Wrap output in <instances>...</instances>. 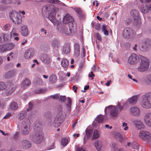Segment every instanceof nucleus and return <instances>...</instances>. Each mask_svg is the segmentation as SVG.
I'll return each instance as SVG.
<instances>
[{"label": "nucleus", "instance_id": "1", "mask_svg": "<svg viewBox=\"0 0 151 151\" xmlns=\"http://www.w3.org/2000/svg\"><path fill=\"white\" fill-rule=\"evenodd\" d=\"M43 9L46 12H48L49 19L54 25H56L58 23V21L55 19V16L59 8L55 7L54 5L47 4L44 6Z\"/></svg>", "mask_w": 151, "mask_h": 151}, {"label": "nucleus", "instance_id": "2", "mask_svg": "<svg viewBox=\"0 0 151 151\" xmlns=\"http://www.w3.org/2000/svg\"><path fill=\"white\" fill-rule=\"evenodd\" d=\"M139 99L140 104L143 108L149 109L151 107V92L143 95Z\"/></svg>", "mask_w": 151, "mask_h": 151}, {"label": "nucleus", "instance_id": "3", "mask_svg": "<svg viewBox=\"0 0 151 151\" xmlns=\"http://www.w3.org/2000/svg\"><path fill=\"white\" fill-rule=\"evenodd\" d=\"M58 28V30L60 32L67 35H70L72 32L76 30V24L72 22L70 23L68 25L63 24L61 27Z\"/></svg>", "mask_w": 151, "mask_h": 151}, {"label": "nucleus", "instance_id": "4", "mask_svg": "<svg viewBox=\"0 0 151 151\" xmlns=\"http://www.w3.org/2000/svg\"><path fill=\"white\" fill-rule=\"evenodd\" d=\"M30 124L29 119H25L22 123L21 126V133L23 135L27 134L30 131Z\"/></svg>", "mask_w": 151, "mask_h": 151}, {"label": "nucleus", "instance_id": "5", "mask_svg": "<svg viewBox=\"0 0 151 151\" xmlns=\"http://www.w3.org/2000/svg\"><path fill=\"white\" fill-rule=\"evenodd\" d=\"M141 60L140 65L137 68V70L140 72H144L147 70L149 67V61L148 59L145 57L140 56Z\"/></svg>", "mask_w": 151, "mask_h": 151}, {"label": "nucleus", "instance_id": "6", "mask_svg": "<svg viewBox=\"0 0 151 151\" xmlns=\"http://www.w3.org/2000/svg\"><path fill=\"white\" fill-rule=\"evenodd\" d=\"M9 16L14 23L18 24L21 23L22 17L19 13L12 11L9 12Z\"/></svg>", "mask_w": 151, "mask_h": 151}, {"label": "nucleus", "instance_id": "7", "mask_svg": "<svg viewBox=\"0 0 151 151\" xmlns=\"http://www.w3.org/2000/svg\"><path fill=\"white\" fill-rule=\"evenodd\" d=\"M37 132L34 135L33 138V142L36 143L41 142L43 139V134L41 128L37 127Z\"/></svg>", "mask_w": 151, "mask_h": 151}, {"label": "nucleus", "instance_id": "8", "mask_svg": "<svg viewBox=\"0 0 151 151\" xmlns=\"http://www.w3.org/2000/svg\"><path fill=\"white\" fill-rule=\"evenodd\" d=\"M63 115L62 111H59L57 114L53 123V125L56 127L60 126L63 121Z\"/></svg>", "mask_w": 151, "mask_h": 151}, {"label": "nucleus", "instance_id": "9", "mask_svg": "<svg viewBox=\"0 0 151 151\" xmlns=\"http://www.w3.org/2000/svg\"><path fill=\"white\" fill-rule=\"evenodd\" d=\"M14 45L12 43H9L0 45V52H4L12 49Z\"/></svg>", "mask_w": 151, "mask_h": 151}, {"label": "nucleus", "instance_id": "10", "mask_svg": "<svg viewBox=\"0 0 151 151\" xmlns=\"http://www.w3.org/2000/svg\"><path fill=\"white\" fill-rule=\"evenodd\" d=\"M139 137L142 139L149 142L151 139V134L149 132L141 131L139 133Z\"/></svg>", "mask_w": 151, "mask_h": 151}, {"label": "nucleus", "instance_id": "11", "mask_svg": "<svg viewBox=\"0 0 151 151\" xmlns=\"http://www.w3.org/2000/svg\"><path fill=\"white\" fill-rule=\"evenodd\" d=\"M20 148L26 149L31 147V144L29 141L26 139H22L19 141L17 144Z\"/></svg>", "mask_w": 151, "mask_h": 151}, {"label": "nucleus", "instance_id": "12", "mask_svg": "<svg viewBox=\"0 0 151 151\" xmlns=\"http://www.w3.org/2000/svg\"><path fill=\"white\" fill-rule=\"evenodd\" d=\"M140 58L135 53L132 54L129 57L128 60V63L131 64H135L137 63Z\"/></svg>", "mask_w": 151, "mask_h": 151}, {"label": "nucleus", "instance_id": "13", "mask_svg": "<svg viewBox=\"0 0 151 151\" xmlns=\"http://www.w3.org/2000/svg\"><path fill=\"white\" fill-rule=\"evenodd\" d=\"M111 106H109L106 107L105 109V111L106 112V110L107 109H111V110L110 111V114L112 117H116L118 114L119 112L118 110L117 109V107H114V108H111Z\"/></svg>", "mask_w": 151, "mask_h": 151}, {"label": "nucleus", "instance_id": "14", "mask_svg": "<svg viewBox=\"0 0 151 151\" xmlns=\"http://www.w3.org/2000/svg\"><path fill=\"white\" fill-rule=\"evenodd\" d=\"M8 88L6 91L5 94L6 95H11L15 89V85L12 83H9L8 85Z\"/></svg>", "mask_w": 151, "mask_h": 151}, {"label": "nucleus", "instance_id": "15", "mask_svg": "<svg viewBox=\"0 0 151 151\" xmlns=\"http://www.w3.org/2000/svg\"><path fill=\"white\" fill-rule=\"evenodd\" d=\"M129 113L132 115L137 116L140 114V110L137 107H132L129 109Z\"/></svg>", "mask_w": 151, "mask_h": 151}, {"label": "nucleus", "instance_id": "16", "mask_svg": "<svg viewBox=\"0 0 151 151\" xmlns=\"http://www.w3.org/2000/svg\"><path fill=\"white\" fill-rule=\"evenodd\" d=\"M34 54V50L32 48H30L26 51L24 54V57L26 59L32 58Z\"/></svg>", "mask_w": 151, "mask_h": 151}, {"label": "nucleus", "instance_id": "17", "mask_svg": "<svg viewBox=\"0 0 151 151\" xmlns=\"http://www.w3.org/2000/svg\"><path fill=\"white\" fill-rule=\"evenodd\" d=\"M40 59L43 63L45 64H49L50 61V57L45 54L42 55L40 57Z\"/></svg>", "mask_w": 151, "mask_h": 151}, {"label": "nucleus", "instance_id": "18", "mask_svg": "<svg viewBox=\"0 0 151 151\" xmlns=\"http://www.w3.org/2000/svg\"><path fill=\"white\" fill-rule=\"evenodd\" d=\"M132 35V30L129 28H125L123 33V35L125 38H128Z\"/></svg>", "mask_w": 151, "mask_h": 151}, {"label": "nucleus", "instance_id": "19", "mask_svg": "<svg viewBox=\"0 0 151 151\" xmlns=\"http://www.w3.org/2000/svg\"><path fill=\"white\" fill-rule=\"evenodd\" d=\"M136 127L138 129H141L144 128L143 123L141 121L136 120L133 122Z\"/></svg>", "mask_w": 151, "mask_h": 151}, {"label": "nucleus", "instance_id": "20", "mask_svg": "<svg viewBox=\"0 0 151 151\" xmlns=\"http://www.w3.org/2000/svg\"><path fill=\"white\" fill-rule=\"evenodd\" d=\"M17 74L16 70H12L6 73L4 75V77L7 78H10L13 77L15 76Z\"/></svg>", "mask_w": 151, "mask_h": 151}, {"label": "nucleus", "instance_id": "21", "mask_svg": "<svg viewBox=\"0 0 151 151\" xmlns=\"http://www.w3.org/2000/svg\"><path fill=\"white\" fill-rule=\"evenodd\" d=\"M20 33L23 36H27L28 33V29L27 27L23 25L20 28Z\"/></svg>", "mask_w": 151, "mask_h": 151}, {"label": "nucleus", "instance_id": "22", "mask_svg": "<svg viewBox=\"0 0 151 151\" xmlns=\"http://www.w3.org/2000/svg\"><path fill=\"white\" fill-rule=\"evenodd\" d=\"M151 10V4L148 5H142L141 7V12L143 14L147 12L149 10Z\"/></svg>", "mask_w": 151, "mask_h": 151}, {"label": "nucleus", "instance_id": "23", "mask_svg": "<svg viewBox=\"0 0 151 151\" xmlns=\"http://www.w3.org/2000/svg\"><path fill=\"white\" fill-rule=\"evenodd\" d=\"M73 21L72 17L69 14H67L64 17L63 22L64 24L72 22Z\"/></svg>", "mask_w": 151, "mask_h": 151}, {"label": "nucleus", "instance_id": "24", "mask_svg": "<svg viewBox=\"0 0 151 151\" xmlns=\"http://www.w3.org/2000/svg\"><path fill=\"white\" fill-rule=\"evenodd\" d=\"M95 147L98 151H101L103 147V143L100 141L96 140L94 143Z\"/></svg>", "mask_w": 151, "mask_h": 151}, {"label": "nucleus", "instance_id": "25", "mask_svg": "<svg viewBox=\"0 0 151 151\" xmlns=\"http://www.w3.org/2000/svg\"><path fill=\"white\" fill-rule=\"evenodd\" d=\"M74 53L76 57H78L80 55V45L78 43H76L74 45Z\"/></svg>", "mask_w": 151, "mask_h": 151}, {"label": "nucleus", "instance_id": "26", "mask_svg": "<svg viewBox=\"0 0 151 151\" xmlns=\"http://www.w3.org/2000/svg\"><path fill=\"white\" fill-rule=\"evenodd\" d=\"M130 14L134 20H137L139 19V14L137 10L132 9L131 11Z\"/></svg>", "mask_w": 151, "mask_h": 151}, {"label": "nucleus", "instance_id": "27", "mask_svg": "<svg viewBox=\"0 0 151 151\" xmlns=\"http://www.w3.org/2000/svg\"><path fill=\"white\" fill-rule=\"evenodd\" d=\"M70 50V46L68 43H66L63 46V51L66 54L69 53Z\"/></svg>", "mask_w": 151, "mask_h": 151}, {"label": "nucleus", "instance_id": "28", "mask_svg": "<svg viewBox=\"0 0 151 151\" xmlns=\"http://www.w3.org/2000/svg\"><path fill=\"white\" fill-rule=\"evenodd\" d=\"M27 115V111L24 110L20 112L18 114L19 120H21L23 119Z\"/></svg>", "mask_w": 151, "mask_h": 151}, {"label": "nucleus", "instance_id": "29", "mask_svg": "<svg viewBox=\"0 0 151 151\" xmlns=\"http://www.w3.org/2000/svg\"><path fill=\"white\" fill-rule=\"evenodd\" d=\"M30 81L29 79L26 78L21 84L22 89L23 90L26 89L27 87L30 85Z\"/></svg>", "mask_w": 151, "mask_h": 151}, {"label": "nucleus", "instance_id": "30", "mask_svg": "<svg viewBox=\"0 0 151 151\" xmlns=\"http://www.w3.org/2000/svg\"><path fill=\"white\" fill-rule=\"evenodd\" d=\"M138 98V96L137 95H135L132 96L131 98L128 100L129 103L131 104H134L136 103Z\"/></svg>", "mask_w": 151, "mask_h": 151}, {"label": "nucleus", "instance_id": "31", "mask_svg": "<svg viewBox=\"0 0 151 151\" xmlns=\"http://www.w3.org/2000/svg\"><path fill=\"white\" fill-rule=\"evenodd\" d=\"M61 64L64 68H67L68 67L69 62L68 60L65 58L63 59L61 61Z\"/></svg>", "mask_w": 151, "mask_h": 151}, {"label": "nucleus", "instance_id": "32", "mask_svg": "<svg viewBox=\"0 0 151 151\" xmlns=\"http://www.w3.org/2000/svg\"><path fill=\"white\" fill-rule=\"evenodd\" d=\"M75 11L78 14L81 18L82 19L84 17V13L82 12L81 10L80 9L77 8L76 9Z\"/></svg>", "mask_w": 151, "mask_h": 151}, {"label": "nucleus", "instance_id": "33", "mask_svg": "<svg viewBox=\"0 0 151 151\" xmlns=\"http://www.w3.org/2000/svg\"><path fill=\"white\" fill-rule=\"evenodd\" d=\"M101 29L102 31L105 35H109V32L107 30V26L105 24H104L102 25Z\"/></svg>", "mask_w": 151, "mask_h": 151}, {"label": "nucleus", "instance_id": "34", "mask_svg": "<svg viewBox=\"0 0 151 151\" xmlns=\"http://www.w3.org/2000/svg\"><path fill=\"white\" fill-rule=\"evenodd\" d=\"M151 120V113H147L145 115V123L150 120Z\"/></svg>", "mask_w": 151, "mask_h": 151}, {"label": "nucleus", "instance_id": "35", "mask_svg": "<svg viewBox=\"0 0 151 151\" xmlns=\"http://www.w3.org/2000/svg\"><path fill=\"white\" fill-rule=\"evenodd\" d=\"M87 138H89L91 136L93 131L91 129H87L85 131Z\"/></svg>", "mask_w": 151, "mask_h": 151}, {"label": "nucleus", "instance_id": "36", "mask_svg": "<svg viewBox=\"0 0 151 151\" xmlns=\"http://www.w3.org/2000/svg\"><path fill=\"white\" fill-rule=\"evenodd\" d=\"M34 83L36 85H42V82L41 79L37 78L34 79Z\"/></svg>", "mask_w": 151, "mask_h": 151}, {"label": "nucleus", "instance_id": "37", "mask_svg": "<svg viewBox=\"0 0 151 151\" xmlns=\"http://www.w3.org/2000/svg\"><path fill=\"white\" fill-rule=\"evenodd\" d=\"M57 80L56 76L54 74L51 75L49 78V81L52 83H53L56 82Z\"/></svg>", "mask_w": 151, "mask_h": 151}, {"label": "nucleus", "instance_id": "38", "mask_svg": "<svg viewBox=\"0 0 151 151\" xmlns=\"http://www.w3.org/2000/svg\"><path fill=\"white\" fill-rule=\"evenodd\" d=\"M11 37H14V36H18L19 34L17 33L16 28H13L12 30L10 33Z\"/></svg>", "mask_w": 151, "mask_h": 151}, {"label": "nucleus", "instance_id": "39", "mask_svg": "<svg viewBox=\"0 0 151 151\" xmlns=\"http://www.w3.org/2000/svg\"><path fill=\"white\" fill-rule=\"evenodd\" d=\"M7 87L6 84L2 81H0V90L2 91L5 89Z\"/></svg>", "mask_w": 151, "mask_h": 151}, {"label": "nucleus", "instance_id": "40", "mask_svg": "<svg viewBox=\"0 0 151 151\" xmlns=\"http://www.w3.org/2000/svg\"><path fill=\"white\" fill-rule=\"evenodd\" d=\"M10 107L13 110H16L18 108L17 104L15 102H13L11 104Z\"/></svg>", "mask_w": 151, "mask_h": 151}, {"label": "nucleus", "instance_id": "41", "mask_svg": "<svg viewBox=\"0 0 151 151\" xmlns=\"http://www.w3.org/2000/svg\"><path fill=\"white\" fill-rule=\"evenodd\" d=\"M99 137V133L97 130H95L93 132L92 138L93 139L98 138Z\"/></svg>", "mask_w": 151, "mask_h": 151}, {"label": "nucleus", "instance_id": "42", "mask_svg": "<svg viewBox=\"0 0 151 151\" xmlns=\"http://www.w3.org/2000/svg\"><path fill=\"white\" fill-rule=\"evenodd\" d=\"M68 142V140L65 137L63 138L61 141V144L63 146H66Z\"/></svg>", "mask_w": 151, "mask_h": 151}, {"label": "nucleus", "instance_id": "43", "mask_svg": "<svg viewBox=\"0 0 151 151\" xmlns=\"http://www.w3.org/2000/svg\"><path fill=\"white\" fill-rule=\"evenodd\" d=\"M47 1L48 3L55 4H60L61 2L59 0H47Z\"/></svg>", "mask_w": 151, "mask_h": 151}, {"label": "nucleus", "instance_id": "44", "mask_svg": "<svg viewBox=\"0 0 151 151\" xmlns=\"http://www.w3.org/2000/svg\"><path fill=\"white\" fill-rule=\"evenodd\" d=\"M59 44V41L56 40H53L51 43L53 47H58Z\"/></svg>", "mask_w": 151, "mask_h": 151}, {"label": "nucleus", "instance_id": "45", "mask_svg": "<svg viewBox=\"0 0 151 151\" xmlns=\"http://www.w3.org/2000/svg\"><path fill=\"white\" fill-rule=\"evenodd\" d=\"M104 120V116L103 115H99L97 116L96 119V121L99 123L102 122Z\"/></svg>", "mask_w": 151, "mask_h": 151}, {"label": "nucleus", "instance_id": "46", "mask_svg": "<svg viewBox=\"0 0 151 151\" xmlns=\"http://www.w3.org/2000/svg\"><path fill=\"white\" fill-rule=\"evenodd\" d=\"M131 147L134 149H136L137 150L139 149V145L135 142H133L132 143Z\"/></svg>", "mask_w": 151, "mask_h": 151}, {"label": "nucleus", "instance_id": "47", "mask_svg": "<svg viewBox=\"0 0 151 151\" xmlns=\"http://www.w3.org/2000/svg\"><path fill=\"white\" fill-rule=\"evenodd\" d=\"M11 26V24L9 23L3 26L2 29L5 31H8L10 29Z\"/></svg>", "mask_w": 151, "mask_h": 151}, {"label": "nucleus", "instance_id": "48", "mask_svg": "<svg viewBox=\"0 0 151 151\" xmlns=\"http://www.w3.org/2000/svg\"><path fill=\"white\" fill-rule=\"evenodd\" d=\"M44 117L47 119H50L52 117V113L49 111L45 113Z\"/></svg>", "mask_w": 151, "mask_h": 151}, {"label": "nucleus", "instance_id": "49", "mask_svg": "<svg viewBox=\"0 0 151 151\" xmlns=\"http://www.w3.org/2000/svg\"><path fill=\"white\" fill-rule=\"evenodd\" d=\"M148 47V45L147 42H146L142 45L141 48V50L143 51H146L147 50Z\"/></svg>", "mask_w": 151, "mask_h": 151}, {"label": "nucleus", "instance_id": "50", "mask_svg": "<svg viewBox=\"0 0 151 151\" xmlns=\"http://www.w3.org/2000/svg\"><path fill=\"white\" fill-rule=\"evenodd\" d=\"M45 90L44 89L40 88L37 89L35 90L34 92L36 93H41L44 92Z\"/></svg>", "mask_w": 151, "mask_h": 151}, {"label": "nucleus", "instance_id": "51", "mask_svg": "<svg viewBox=\"0 0 151 151\" xmlns=\"http://www.w3.org/2000/svg\"><path fill=\"white\" fill-rule=\"evenodd\" d=\"M127 125V124L125 122H123L122 123V127L124 131H127L129 129V127Z\"/></svg>", "mask_w": 151, "mask_h": 151}, {"label": "nucleus", "instance_id": "52", "mask_svg": "<svg viewBox=\"0 0 151 151\" xmlns=\"http://www.w3.org/2000/svg\"><path fill=\"white\" fill-rule=\"evenodd\" d=\"M59 93H57L54 95H51L50 97L53 99H58L59 98Z\"/></svg>", "mask_w": 151, "mask_h": 151}, {"label": "nucleus", "instance_id": "53", "mask_svg": "<svg viewBox=\"0 0 151 151\" xmlns=\"http://www.w3.org/2000/svg\"><path fill=\"white\" fill-rule=\"evenodd\" d=\"M12 2V0H3L1 3L5 4H11Z\"/></svg>", "mask_w": 151, "mask_h": 151}, {"label": "nucleus", "instance_id": "54", "mask_svg": "<svg viewBox=\"0 0 151 151\" xmlns=\"http://www.w3.org/2000/svg\"><path fill=\"white\" fill-rule=\"evenodd\" d=\"M114 107H117V109L118 110L119 112L121 111L123 108V106H121L120 104Z\"/></svg>", "mask_w": 151, "mask_h": 151}, {"label": "nucleus", "instance_id": "55", "mask_svg": "<svg viewBox=\"0 0 151 151\" xmlns=\"http://www.w3.org/2000/svg\"><path fill=\"white\" fill-rule=\"evenodd\" d=\"M68 103L67 104V106L68 108H70L71 107V100L70 99L69 97H68Z\"/></svg>", "mask_w": 151, "mask_h": 151}, {"label": "nucleus", "instance_id": "56", "mask_svg": "<svg viewBox=\"0 0 151 151\" xmlns=\"http://www.w3.org/2000/svg\"><path fill=\"white\" fill-rule=\"evenodd\" d=\"M111 147L114 151H115L117 148V145L114 143H112Z\"/></svg>", "mask_w": 151, "mask_h": 151}, {"label": "nucleus", "instance_id": "57", "mask_svg": "<svg viewBox=\"0 0 151 151\" xmlns=\"http://www.w3.org/2000/svg\"><path fill=\"white\" fill-rule=\"evenodd\" d=\"M76 151H85L82 147L77 146L76 147Z\"/></svg>", "mask_w": 151, "mask_h": 151}, {"label": "nucleus", "instance_id": "58", "mask_svg": "<svg viewBox=\"0 0 151 151\" xmlns=\"http://www.w3.org/2000/svg\"><path fill=\"white\" fill-rule=\"evenodd\" d=\"M29 108L27 109V111H29L32 109L33 106L32 102V101H30L29 102Z\"/></svg>", "mask_w": 151, "mask_h": 151}, {"label": "nucleus", "instance_id": "59", "mask_svg": "<svg viewBox=\"0 0 151 151\" xmlns=\"http://www.w3.org/2000/svg\"><path fill=\"white\" fill-rule=\"evenodd\" d=\"M66 97L65 96H61L60 97V100L63 102L66 100Z\"/></svg>", "mask_w": 151, "mask_h": 151}, {"label": "nucleus", "instance_id": "60", "mask_svg": "<svg viewBox=\"0 0 151 151\" xmlns=\"http://www.w3.org/2000/svg\"><path fill=\"white\" fill-rule=\"evenodd\" d=\"M11 116V114L9 113H8L5 115L4 117V118L5 119H7L9 118Z\"/></svg>", "mask_w": 151, "mask_h": 151}, {"label": "nucleus", "instance_id": "61", "mask_svg": "<svg viewBox=\"0 0 151 151\" xmlns=\"http://www.w3.org/2000/svg\"><path fill=\"white\" fill-rule=\"evenodd\" d=\"M82 52L81 53V55L82 57H84L85 56V49L83 47L82 49Z\"/></svg>", "mask_w": 151, "mask_h": 151}, {"label": "nucleus", "instance_id": "62", "mask_svg": "<svg viewBox=\"0 0 151 151\" xmlns=\"http://www.w3.org/2000/svg\"><path fill=\"white\" fill-rule=\"evenodd\" d=\"M128 76L130 79L134 81L137 82V80L133 78L132 76L130 74H128Z\"/></svg>", "mask_w": 151, "mask_h": 151}, {"label": "nucleus", "instance_id": "63", "mask_svg": "<svg viewBox=\"0 0 151 151\" xmlns=\"http://www.w3.org/2000/svg\"><path fill=\"white\" fill-rule=\"evenodd\" d=\"M141 2L143 3H149L151 1V0H140Z\"/></svg>", "mask_w": 151, "mask_h": 151}, {"label": "nucleus", "instance_id": "64", "mask_svg": "<svg viewBox=\"0 0 151 151\" xmlns=\"http://www.w3.org/2000/svg\"><path fill=\"white\" fill-rule=\"evenodd\" d=\"M96 36L97 37V39L99 40H101V36L99 33H96Z\"/></svg>", "mask_w": 151, "mask_h": 151}]
</instances>
